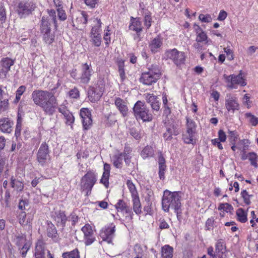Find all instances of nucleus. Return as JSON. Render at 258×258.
Segmentation results:
<instances>
[{
  "label": "nucleus",
  "mask_w": 258,
  "mask_h": 258,
  "mask_svg": "<svg viewBox=\"0 0 258 258\" xmlns=\"http://www.w3.org/2000/svg\"><path fill=\"white\" fill-rule=\"evenodd\" d=\"M51 91L35 90L32 93V98L34 103L41 107L46 114L51 116L57 108L58 103L56 97L54 96L53 90Z\"/></svg>",
  "instance_id": "nucleus-1"
},
{
  "label": "nucleus",
  "mask_w": 258,
  "mask_h": 258,
  "mask_svg": "<svg viewBox=\"0 0 258 258\" xmlns=\"http://www.w3.org/2000/svg\"><path fill=\"white\" fill-rule=\"evenodd\" d=\"M181 194L179 191L171 192L168 190L164 191L162 200V208L164 211L169 212L173 209L179 220L181 214Z\"/></svg>",
  "instance_id": "nucleus-2"
},
{
  "label": "nucleus",
  "mask_w": 258,
  "mask_h": 258,
  "mask_svg": "<svg viewBox=\"0 0 258 258\" xmlns=\"http://www.w3.org/2000/svg\"><path fill=\"white\" fill-rule=\"evenodd\" d=\"M49 17L43 16L40 21V31L43 35V39L48 44H51L54 40V32L52 30L51 23Z\"/></svg>",
  "instance_id": "nucleus-3"
},
{
  "label": "nucleus",
  "mask_w": 258,
  "mask_h": 258,
  "mask_svg": "<svg viewBox=\"0 0 258 258\" xmlns=\"http://www.w3.org/2000/svg\"><path fill=\"white\" fill-rule=\"evenodd\" d=\"M133 111L136 118L144 122L151 121L153 118L152 114L144 101H137L133 107Z\"/></svg>",
  "instance_id": "nucleus-4"
},
{
  "label": "nucleus",
  "mask_w": 258,
  "mask_h": 258,
  "mask_svg": "<svg viewBox=\"0 0 258 258\" xmlns=\"http://www.w3.org/2000/svg\"><path fill=\"white\" fill-rule=\"evenodd\" d=\"M97 181V175L93 170H88L81 179V189L86 196L91 194L92 189Z\"/></svg>",
  "instance_id": "nucleus-5"
},
{
  "label": "nucleus",
  "mask_w": 258,
  "mask_h": 258,
  "mask_svg": "<svg viewBox=\"0 0 258 258\" xmlns=\"http://www.w3.org/2000/svg\"><path fill=\"white\" fill-rule=\"evenodd\" d=\"M36 8L32 2H20L16 7V12L20 18L25 17L31 14Z\"/></svg>",
  "instance_id": "nucleus-6"
},
{
  "label": "nucleus",
  "mask_w": 258,
  "mask_h": 258,
  "mask_svg": "<svg viewBox=\"0 0 258 258\" xmlns=\"http://www.w3.org/2000/svg\"><path fill=\"white\" fill-rule=\"evenodd\" d=\"M165 55L167 58L171 59L177 66L184 63L185 58L184 53L179 51L176 48L167 50Z\"/></svg>",
  "instance_id": "nucleus-7"
},
{
  "label": "nucleus",
  "mask_w": 258,
  "mask_h": 258,
  "mask_svg": "<svg viewBox=\"0 0 258 258\" xmlns=\"http://www.w3.org/2000/svg\"><path fill=\"white\" fill-rule=\"evenodd\" d=\"M223 78L227 83H230L229 85H227V87L231 89L234 88V85L235 84L240 85L241 86H244L246 85L245 79L243 77L242 71H240L237 75H230L227 76L224 74Z\"/></svg>",
  "instance_id": "nucleus-8"
},
{
  "label": "nucleus",
  "mask_w": 258,
  "mask_h": 258,
  "mask_svg": "<svg viewBox=\"0 0 258 258\" xmlns=\"http://www.w3.org/2000/svg\"><path fill=\"white\" fill-rule=\"evenodd\" d=\"M115 225L113 223H110L108 225L102 228L100 236L102 240L107 241L108 243H111L113 238L115 235Z\"/></svg>",
  "instance_id": "nucleus-9"
},
{
  "label": "nucleus",
  "mask_w": 258,
  "mask_h": 258,
  "mask_svg": "<svg viewBox=\"0 0 258 258\" xmlns=\"http://www.w3.org/2000/svg\"><path fill=\"white\" fill-rule=\"evenodd\" d=\"M48 156V146L46 143H43L38 151L37 160L41 166H43L45 164Z\"/></svg>",
  "instance_id": "nucleus-10"
},
{
  "label": "nucleus",
  "mask_w": 258,
  "mask_h": 258,
  "mask_svg": "<svg viewBox=\"0 0 258 258\" xmlns=\"http://www.w3.org/2000/svg\"><path fill=\"white\" fill-rule=\"evenodd\" d=\"M80 115L82 118L83 128L88 130L92 125L91 111L87 108H83L80 110Z\"/></svg>",
  "instance_id": "nucleus-11"
},
{
  "label": "nucleus",
  "mask_w": 258,
  "mask_h": 258,
  "mask_svg": "<svg viewBox=\"0 0 258 258\" xmlns=\"http://www.w3.org/2000/svg\"><path fill=\"white\" fill-rule=\"evenodd\" d=\"M82 231L84 235L85 245H89L91 244L95 240V237L92 227L89 224H86L82 228Z\"/></svg>",
  "instance_id": "nucleus-12"
},
{
  "label": "nucleus",
  "mask_w": 258,
  "mask_h": 258,
  "mask_svg": "<svg viewBox=\"0 0 258 258\" xmlns=\"http://www.w3.org/2000/svg\"><path fill=\"white\" fill-rule=\"evenodd\" d=\"M103 90L102 88H95L89 87L88 90V97L91 102L98 101L103 94Z\"/></svg>",
  "instance_id": "nucleus-13"
},
{
  "label": "nucleus",
  "mask_w": 258,
  "mask_h": 258,
  "mask_svg": "<svg viewBox=\"0 0 258 258\" xmlns=\"http://www.w3.org/2000/svg\"><path fill=\"white\" fill-rule=\"evenodd\" d=\"M54 219L56 222V226L58 227H60L61 230H63L68 220L65 212L60 210L55 212L54 215Z\"/></svg>",
  "instance_id": "nucleus-14"
},
{
  "label": "nucleus",
  "mask_w": 258,
  "mask_h": 258,
  "mask_svg": "<svg viewBox=\"0 0 258 258\" xmlns=\"http://www.w3.org/2000/svg\"><path fill=\"white\" fill-rule=\"evenodd\" d=\"M146 100L148 103L150 104L153 111H159L161 103L157 96L153 94H147Z\"/></svg>",
  "instance_id": "nucleus-15"
},
{
  "label": "nucleus",
  "mask_w": 258,
  "mask_h": 258,
  "mask_svg": "<svg viewBox=\"0 0 258 258\" xmlns=\"http://www.w3.org/2000/svg\"><path fill=\"white\" fill-rule=\"evenodd\" d=\"M225 106L229 111L232 110L233 113L235 110L239 109V104L237 99L230 95H227L226 98Z\"/></svg>",
  "instance_id": "nucleus-16"
},
{
  "label": "nucleus",
  "mask_w": 258,
  "mask_h": 258,
  "mask_svg": "<svg viewBox=\"0 0 258 258\" xmlns=\"http://www.w3.org/2000/svg\"><path fill=\"white\" fill-rule=\"evenodd\" d=\"M92 69L87 63L83 64L82 73L80 78L81 82L84 84H87L90 80L91 76Z\"/></svg>",
  "instance_id": "nucleus-17"
},
{
  "label": "nucleus",
  "mask_w": 258,
  "mask_h": 258,
  "mask_svg": "<svg viewBox=\"0 0 258 258\" xmlns=\"http://www.w3.org/2000/svg\"><path fill=\"white\" fill-rule=\"evenodd\" d=\"M13 122L9 118H3L0 119V130L6 133H10L12 131Z\"/></svg>",
  "instance_id": "nucleus-18"
},
{
  "label": "nucleus",
  "mask_w": 258,
  "mask_h": 258,
  "mask_svg": "<svg viewBox=\"0 0 258 258\" xmlns=\"http://www.w3.org/2000/svg\"><path fill=\"white\" fill-rule=\"evenodd\" d=\"M158 162L159 165V177L161 180L165 179V173L166 169V161L161 154L158 156Z\"/></svg>",
  "instance_id": "nucleus-19"
},
{
  "label": "nucleus",
  "mask_w": 258,
  "mask_h": 258,
  "mask_svg": "<svg viewBox=\"0 0 258 258\" xmlns=\"http://www.w3.org/2000/svg\"><path fill=\"white\" fill-rule=\"evenodd\" d=\"M159 79L155 77L154 76L144 72L142 73L140 78V81L144 84L151 85L153 83H156Z\"/></svg>",
  "instance_id": "nucleus-20"
},
{
  "label": "nucleus",
  "mask_w": 258,
  "mask_h": 258,
  "mask_svg": "<svg viewBox=\"0 0 258 258\" xmlns=\"http://www.w3.org/2000/svg\"><path fill=\"white\" fill-rule=\"evenodd\" d=\"M115 105L123 116L127 115L128 108L125 102L120 98H116L115 100Z\"/></svg>",
  "instance_id": "nucleus-21"
},
{
  "label": "nucleus",
  "mask_w": 258,
  "mask_h": 258,
  "mask_svg": "<svg viewBox=\"0 0 258 258\" xmlns=\"http://www.w3.org/2000/svg\"><path fill=\"white\" fill-rule=\"evenodd\" d=\"M14 63V60L9 57L4 58L1 60V64L2 66V69L1 72L4 73L5 76L10 71V68Z\"/></svg>",
  "instance_id": "nucleus-22"
},
{
  "label": "nucleus",
  "mask_w": 258,
  "mask_h": 258,
  "mask_svg": "<svg viewBox=\"0 0 258 258\" xmlns=\"http://www.w3.org/2000/svg\"><path fill=\"white\" fill-rule=\"evenodd\" d=\"M162 44V39L161 37L157 36L152 40L149 47L152 52L155 53L157 51V49L161 47Z\"/></svg>",
  "instance_id": "nucleus-23"
},
{
  "label": "nucleus",
  "mask_w": 258,
  "mask_h": 258,
  "mask_svg": "<svg viewBox=\"0 0 258 258\" xmlns=\"http://www.w3.org/2000/svg\"><path fill=\"white\" fill-rule=\"evenodd\" d=\"M148 71L146 73L151 74L154 76L155 77H157L160 79L161 76V72L160 67L158 64H152L149 66L148 68Z\"/></svg>",
  "instance_id": "nucleus-24"
},
{
  "label": "nucleus",
  "mask_w": 258,
  "mask_h": 258,
  "mask_svg": "<svg viewBox=\"0 0 258 258\" xmlns=\"http://www.w3.org/2000/svg\"><path fill=\"white\" fill-rule=\"evenodd\" d=\"M173 248L169 245H165L161 248L162 256L163 258H172Z\"/></svg>",
  "instance_id": "nucleus-25"
},
{
  "label": "nucleus",
  "mask_w": 258,
  "mask_h": 258,
  "mask_svg": "<svg viewBox=\"0 0 258 258\" xmlns=\"http://www.w3.org/2000/svg\"><path fill=\"white\" fill-rule=\"evenodd\" d=\"M57 231L56 228L51 222L47 224V235L49 237H51L53 240L57 238Z\"/></svg>",
  "instance_id": "nucleus-26"
},
{
  "label": "nucleus",
  "mask_w": 258,
  "mask_h": 258,
  "mask_svg": "<svg viewBox=\"0 0 258 258\" xmlns=\"http://www.w3.org/2000/svg\"><path fill=\"white\" fill-rule=\"evenodd\" d=\"M133 210L135 213L139 215L142 213L141 204L139 196L133 197Z\"/></svg>",
  "instance_id": "nucleus-27"
},
{
  "label": "nucleus",
  "mask_w": 258,
  "mask_h": 258,
  "mask_svg": "<svg viewBox=\"0 0 258 258\" xmlns=\"http://www.w3.org/2000/svg\"><path fill=\"white\" fill-rule=\"evenodd\" d=\"M237 220L241 223H245L247 221V213L242 209L239 208L236 212Z\"/></svg>",
  "instance_id": "nucleus-28"
},
{
  "label": "nucleus",
  "mask_w": 258,
  "mask_h": 258,
  "mask_svg": "<svg viewBox=\"0 0 258 258\" xmlns=\"http://www.w3.org/2000/svg\"><path fill=\"white\" fill-rule=\"evenodd\" d=\"M62 257L63 258H80L79 252L77 248L69 252H63Z\"/></svg>",
  "instance_id": "nucleus-29"
},
{
  "label": "nucleus",
  "mask_w": 258,
  "mask_h": 258,
  "mask_svg": "<svg viewBox=\"0 0 258 258\" xmlns=\"http://www.w3.org/2000/svg\"><path fill=\"white\" fill-rule=\"evenodd\" d=\"M7 20L6 12L4 7L2 5L0 6V28H3L6 24Z\"/></svg>",
  "instance_id": "nucleus-30"
},
{
  "label": "nucleus",
  "mask_w": 258,
  "mask_h": 258,
  "mask_svg": "<svg viewBox=\"0 0 258 258\" xmlns=\"http://www.w3.org/2000/svg\"><path fill=\"white\" fill-rule=\"evenodd\" d=\"M130 29L135 31H142L143 28L141 21L138 20H134L131 25H130Z\"/></svg>",
  "instance_id": "nucleus-31"
},
{
  "label": "nucleus",
  "mask_w": 258,
  "mask_h": 258,
  "mask_svg": "<svg viewBox=\"0 0 258 258\" xmlns=\"http://www.w3.org/2000/svg\"><path fill=\"white\" fill-rule=\"evenodd\" d=\"M45 250L42 246L37 245L34 252L35 258H45Z\"/></svg>",
  "instance_id": "nucleus-32"
},
{
  "label": "nucleus",
  "mask_w": 258,
  "mask_h": 258,
  "mask_svg": "<svg viewBox=\"0 0 258 258\" xmlns=\"http://www.w3.org/2000/svg\"><path fill=\"white\" fill-rule=\"evenodd\" d=\"M245 116L246 118L249 119V122L252 126H256L258 124V117L253 115L250 112H247L245 114Z\"/></svg>",
  "instance_id": "nucleus-33"
},
{
  "label": "nucleus",
  "mask_w": 258,
  "mask_h": 258,
  "mask_svg": "<svg viewBox=\"0 0 258 258\" xmlns=\"http://www.w3.org/2000/svg\"><path fill=\"white\" fill-rule=\"evenodd\" d=\"M248 159L250 161L251 164L255 168L258 167L257 164V155L254 152L248 153Z\"/></svg>",
  "instance_id": "nucleus-34"
},
{
  "label": "nucleus",
  "mask_w": 258,
  "mask_h": 258,
  "mask_svg": "<svg viewBox=\"0 0 258 258\" xmlns=\"http://www.w3.org/2000/svg\"><path fill=\"white\" fill-rule=\"evenodd\" d=\"M218 209L219 210H223L226 212H231L233 210V207L231 205L225 203H220L218 206Z\"/></svg>",
  "instance_id": "nucleus-35"
},
{
  "label": "nucleus",
  "mask_w": 258,
  "mask_h": 258,
  "mask_svg": "<svg viewBox=\"0 0 258 258\" xmlns=\"http://www.w3.org/2000/svg\"><path fill=\"white\" fill-rule=\"evenodd\" d=\"M48 14L49 15L48 17H49L51 22H52L54 25L55 29L57 30V24L56 23V17L55 11L54 10H48Z\"/></svg>",
  "instance_id": "nucleus-36"
},
{
  "label": "nucleus",
  "mask_w": 258,
  "mask_h": 258,
  "mask_svg": "<svg viewBox=\"0 0 258 258\" xmlns=\"http://www.w3.org/2000/svg\"><path fill=\"white\" fill-rule=\"evenodd\" d=\"M65 119H66V123L68 125H71L73 124L75 120V117L69 111H67V113H64L63 115Z\"/></svg>",
  "instance_id": "nucleus-37"
},
{
  "label": "nucleus",
  "mask_w": 258,
  "mask_h": 258,
  "mask_svg": "<svg viewBox=\"0 0 258 258\" xmlns=\"http://www.w3.org/2000/svg\"><path fill=\"white\" fill-rule=\"evenodd\" d=\"M114 158L113 165L117 168H121L122 167L123 158L119 154L114 156Z\"/></svg>",
  "instance_id": "nucleus-38"
},
{
  "label": "nucleus",
  "mask_w": 258,
  "mask_h": 258,
  "mask_svg": "<svg viewBox=\"0 0 258 258\" xmlns=\"http://www.w3.org/2000/svg\"><path fill=\"white\" fill-rule=\"evenodd\" d=\"M195 135L191 134H184L183 135V139L184 142L186 144H192L196 143V142L194 141V137Z\"/></svg>",
  "instance_id": "nucleus-39"
},
{
  "label": "nucleus",
  "mask_w": 258,
  "mask_h": 258,
  "mask_svg": "<svg viewBox=\"0 0 258 258\" xmlns=\"http://www.w3.org/2000/svg\"><path fill=\"white\" fill-rule=\"evenodd\" d=\"M208 36L205 31L200 32L197 34L196 41L197 42H202L207 40Z\"/></svg>",
  "instance_id": "nucleus-40"
},
{
  "label": "nucleus",
  "mask_w": 258,
  "mask_h": 258,
  "mask_svg": "<svg viewBox=\"0 0 258 258\" xmlns=\"http://www.w3.org/2000/svg\"><path fill=\"white\" fill-rule=\"evenodd\" d=\"M109 173H103L100 179V183L103 184L106 188H108L109 186Z\"/></svg>",
  "instance_id": "nucleus-41"
},
{
  "label": "nucleus",
  "mask_w": 258,
  "mask_h": 258,
  "mask_svg": "<svg viewBox=\"0 0 258 258\" xmlns=\"http://www.w3.org/2000/svg\"><path fill=\"white\" fill-rule=\"evenodd\" d=\"M129 133L136 140H139L141 138V134L139 131L136 128L132 127L130 128Z\"/></svg>",
  "instance_id": "nucleus-42"
},
{
  "label": "nucleus",
  "mask_w": 258,
  "mask_h": 258,
  "mask_svg": "<svg viewBox=\"0 0 258 258\" xmlns=\"http://www.w3.org/2000/svg\"><path fill=\"white\" fill-rule=\"evenodd\" d=\"M127 185L130 189V191L132 192V197H134L135 196H138L137 195V191L136 189L135 185L133 183V182L130 180H128L127 181Z\"/></svg>",
  "instance_id": "nucleus-43"
},
{
  "label": "nucleus",
  "mask_w": 258,
  "mask_h": 258,
  "mask_svg": "<svg viewBox=\"0 0 258 258\" xmlns=\"http://www.w3.org/2000/svg\"><path fill=\"white\" fill-rule=\"evenodd\" d=\"M199 19L202 22L204 23H209L211 22L212 20V18L210 15L207 14L206 15L201 14L199 16Z\"/></svg>",
  "instance_id": "nucleus-44"
},
{
  "label": "nucleus",
  "mask_w": 258,
  "mask_h": 258,
  "mask_svg": "<svg viewBox=\"0 0 258 258\" xmlns=\"http://www.w3.org/2000/svg\"><path fill=\"white\" fill-rule=\"evenodd\" d=\"M166 125L173 130L174 136H177L179 134L178 131V125L176 123L173 122L171 123H168Z\"/></svg>",
  "instance_id": "nucleus-45"
},
{
  "label": "nucleus",
  "mask_w": 258,
  "mask_h": 258,
  "mask_svg": "<svg viewBox=\"0 0 258 258\" xmlns=\"http://www.w3.org/2000/svg\"><path fill=\"white\" fill-rule=\"evenodd\" d=\"M152 154V149L149 147H145L141 152V156L143 158H146Z\"/></svg>",
  "instance_id": "nucleus-46"
},
{
  "label": "nucleus",
  "mask_w": 258,
  "mask_h": 258,
  "mask_svg": "<svg viewBox=\"0 0 258 258\" xmlns=\"http://www.w3.org/2000/svg\"><path fill=\"white\" fill-rule=\"evenodd\" d=\"M241 195L242 198L243 199L244 203L247 205H250L251 202L247 191L246 190H243L241 192Z\"/></svg>",
  "instance_id": "nucleus-47"
},
{
  "label": "nucleus",
  "mask_w": 258,
  "mask_h": 258,
  "mask_svg": "<svg viewBox=\"0 0 258 258\" xmlns=\"http://www.w3.org/2000/svg\"><path fill=\"white\" fill-rule=\"evenodd\" d=\"M134 251L136 256H142L143 255V250L141 246L139 244H136L134 246Z\"/></svg>",
  "instance_id": "nucleus-48"
},
{
  "label": "nucleus",
  "mask_w": 258,
  "mask_h": 258,
  "mask_svg": "<svg viewBox=\"0 0 258 258\" xmlns=\"http://www.w3.org/2000/svg\"><path fill=\"white\" fill-rule=\"evenodd\" d=\"M126 206L127 205L122 200H119L117 204L115 205V208L118 211L119 210L121 211H124Z\"/></svg>",
  "instance_id": "nucleus-49"
},
{
  "label": "nucleus",
  "mask_w": 258,
  "mask_h": 258,
  "mask_svg": "<svg viewBox=\"0 0 258 258\" xmlns=\"http://www.w3.org/2000/svg\"><path fill=\"white\" fill-rule=\"evenodd\" d=\"M29 201L27 200H20L19 203V209L21 210H25L29 206Z\"/></svg>",
  "instance_id": "nucleus-50"
},
{
  "label": "nucleus",
  "mask_w": 258,
  "mask_h": 258,
  "mask_svg": "<svg viewBox=\"0 0 258 258\" xmlns=\"http://www.w3.org/2000/svg\"><path fill=\"white\" fill-rule=\"evenodd\" d=\"M92 39L93 43L96 46H99L101 43V38L100 34H97V35H95L91 37Z\"/></svg>",
  "instance_id": "nucleus-51"
},
{
  "label": "nucleus",
  "mask_w": 258,
  "mask_h": 258,
  "mask_svg": "<svg viewBox=\"0 0 258 258\" xmlns=\"http://www.w3.org/2000/svg\"><path fill=\"white\" fill-rule=\"evenodd\" d=\"M224 248H225V245L223 244V243L219 241L216 243V249H215L216 251L215 252H216V253H221L222 254H223L224 253V252L223 251V250Z\"/></svg>",
  "instance_id": "nucleus-52"
},
{
  "label": "nucleus",
  "mask_w": 258,
  "mask_h": 258,
  "mask_svg": "<svg viewBox=\"0 0 258 258\" xmlns=\"http://www.w3.org/2000/svg\"><path fill=\"white\" fill-rule=\"evenodd\" d=\"M69 95L72 98L77 99L79 97V91L78 89L75 87L69 91Z\"/></svg>",
  "instance_id": "nucleus-53"
},
{
  "label": "nucleus",
  "mask_w": 258,
  "mask_h": 258,
  "mask_svg": "<svg viewBox=\"0 0 258 258\" xmlns=\"http://www.w3.org/2000/svg\"><path fill=\"white\" fill-rule=\"evenodd\" d=\"M8 99H4L0 101V112L6 111L8 108Z\"/></svg>",
  "instance_id": "nucleus-54"
},
{
  "label": "nucleus",
  "mask_w": 258,
  "mask_h": 258,
  "mask_svg": "<svg viewBox=\"0 0 258 258\" xmlns=\"http://www.w3.org/2000/svg\"><path fill=\"white\" fill-rule=\"evenodd\" d=\"M57 15L59 19L60 20L64 21L67 18V15L65 13L64 11L62 10V8H59L57 10Z\"/></svg>",
  "instance_id": "nucleus-55"
},
{
  "label": "nucleus",
  "mask_w": 258,
  "mask_h": 258,
  "mask_svg": "<svg viewBox=\"0 0 258 258\" xmlns=\"http://www.w3.org/2000/svg\"><path fill=\"white\" fill-rule=\"evenodd\" d=\"M228 133L230 143L235 142L237 138L236 132L235 131H231L229 130Z\"/></svg>",
  "instance_id": "nucleus-56"
},
{
  "label": "nucleus",
  "mask_w": 258,
  "mask_h": 258,
  "mask_svg": "<svg viewBox=\"0 0 258 258\" xmlns=\"http://www.w3.org/2000/svg\"><path fill=\"white\" fill-rule=\"evenodd\" d=\"M152 18L150 14H147L144 17V25L149 29L151 25Z\"/></svg>",
  "instance_id": "nucleus-57"
},
{
  "label": "nucleus",
  "mask_w": 258,
  "mask_h": 258,
  "mask_svg": "<svg viewBox=\"0 0 258 258\" xmlns=\"http://www.w3.org/2000/svg\"><path fill=\"white\" fill-rule=\"evenodd\" d=\"M11 197L10 192L9 190H7L5 192V206L6 207H9L10 206V198Z\"/></svg>",
  "instance_id": "nucleus-58"
},
{
  "label": "nucleus",
  "mask_w": 258,
  "mask_h": 258,
  "mask_svg": "<svg viewBox=\"0 0 258 258\" xmlns=\"http://www.w3.org/2000/svg\"><path fill=\"white\" fill-rule=\"evenodd\" d=\"M218 141L224 142L226 141V135L225 133V132L222 130H220L218 132Z\"/></svg>",
  "instance_id": "nucleus-59"
},
{
  "label": "nucleus",
  "mask_w": 258,
  "mask_h": 258,
  "mask_svg": "<svg viewBox=\"0 0 258 258\" xmlns=\"http://www.w3.org/2000/svg\"><path fill=\"white\" fill-rule=\"evenodd\" d=\"M84 1L87 6L90 7L91 8H94L95 7L99 0H84Z\"/></svg>",
  "instance_id": "nucleus-60"
},
{
  "label": "nucleus",
  "mask_w": 258,
  "mask_h": 258,
  "mask_svg": "<svg viewBox=\"0 0 258 258\" xmlns=\"http://www.w3.org/2000/svg\"><path fill=\"white\" fill-rule=\"evenodd\" d=\"M116 63L118 67V71L119 69H123L124 68V60L119 57H117L116 60Z\"/></svg>",
  "instance_id": "nucleus-61"
},
{
  "label": "nucleus",
  "mask_w": 258,
  "mask_h": 258,
  "mask_svg": "<svg viewBox=\"0 0 258 258\" xmlns=\"http://www.w3.org/2000/svg\"><path fill=\"white\" fill-rule=\"evenodd\" d=\"M186 126L187 128L196 130V125L195 122L189 118H186Z\"/></svg>",
  "instance_id": "nucleus-62"
},
{
  "label": "nucleus",
  "mask_w": 258,
  "mask_h": 258,
  "mask_svg": "<svg viewBox=\"0 0 258 258\" xmlns=\"http://www.w3.org/2000/svg\"><path fill=\"white\" fill-rule=\"evenodd\" d=\"M224 51L227 54V56H228V59L230 60H233L234 58L233 55V51L231 49H230L228 47L224 48Z\"/></svg>",
  "instance_id": "nucleus-63"
},
{
  "label": "nucleus",
  "mask_w": 258,
  "mask_h": 258,
  "mask_svg": "<svg viewBox=\"0 0 258 258\" xmlns=\"http://www.w3.org/2000/svg\"><path fill=\"white\" fill-rule=\"evenodd\" d=\"M29 249V246L27 244L25 243L23 246V247L21 248V251H20V253L21 254V255L23 257H24L26 256L27 251Z\"/></svg>",
  "instance_id": "nucleus-64"
}]
</instances>
